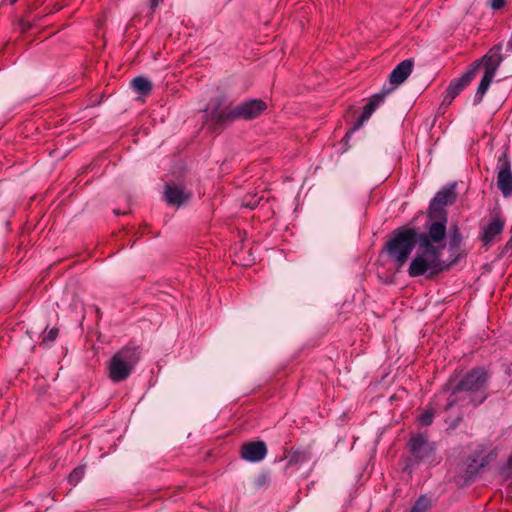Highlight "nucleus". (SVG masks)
Segmentation results:
<instances>
[{
  "label": "nucleus",
  "mask_w": 512,
  "mask_h": 512,
  "mask_svg": "<svg viewBox=\"0 0 512 512\" xmlns=\"http://www.w3.org/2000/svg\"><path fill=\"white\" fill-rule=\"evenodd\" d=\"M434 413L432 411H426L419 416V421L422 425L428 426L432 423Z\"/></svg>",
  "instance_id": "aec40b11"
},
{
  "label": "nucleus",
  "mask_w": 512,
  "mask_h": 512,
  "mask_svg": "<svg viewBox=\"0 0 512 512\" xmlns=\"http://www.w3.org/2000/svg\"><path fill=\"white\" fill-rule=\"evenodd\" d=\"M164 195L167 203L176 207L181 206L191 198V193L179 185H166Z\"/></svg>",
  "instance_id": "ddd939ff"
},
{
  "label": "nucleus",
  "mask_w": 512,
  "mask_h": 512,
  "mask_svg": "<svg viewBox=\"0 0 512 512\" xmlns=\"http://www.w3.org/2000/svg\"><path fill=\"white\" fill-rule=\"evenodd\" d=\"M132 88L141 95H148L152 90L151 82L145 77H135L131 82Z\"/></svg>",
  "instance_id": "dca6fc26"
},
{
  "label": "nucleus",
  "mask_w": 512,
  "mask_h": 512,
  "mask_svg": "<svg viewBox=\"0 0 512 512\" xmlns=\"http://www.w3.org/2000/svg\"><path fill=\"white\" fill-rule=\"evenodd\" d=\"M454 185L449 188H445L439 191L433 198L427 214V226H431L433 223H440L445 230V239L447 238V223L448 216L447 211L443 208L446 205L454 203L456 194L454 191Z\"/></svg>",
  "instance_id": "423d86ee"
},
{
  "label": "nucleus",
  "mask_w": 512,
  "mask_h": 512,
  "mask_svg": "<svg viewBox=\"0 0 512 512\" xmlns=\"http://www.w3.org/2000/svg\"><path fill=\"white\" fill-rule=\"evenodd\" d=\"M508 467H509V469L512 470V454L510 455V457L508 459Z\"/></svg>",
  "instance_id": "393cba45"
},
{
  "label": "nucleus",
  "mask_w": 512,
  "mask_h": 512,
  "mask_svg": "<svg viewBox=\"0 0 512 512\" xmlns=\"http://www.w3.org/2000/svg\"><path fill=\"white\" fill-rule=\"evenodd\" d=\"M414 62L411 59H406L400 62L390 73L389 81L393 88L389 92L401 85L412 73Z\"/></svg>",
  "instance_id": "f8f14e48"
},
{
  "label": "nucleus",
  "mask_w": 512,
  "mask_h": 512,
  "mask_svg": "<svg viewBox=\"0 0 512 512\" xmlns=\"http://www.w3.org/2000/svg\"><path fill=\"white\" fill-rule=\"evenodd\" d=\"M487 380L488 374L483 368L472 369L456 384L450 380L451 393L447 399L445 410L452 408L458 402H462L461 407L469 404L473 406L481 404L487 397Z\"/></svg>",
  "instance_id": "f03ea898"
},
{
  "label": "nucleus",
  "mask_w": 512,
  "mask_h": 512,
  "mask_svg": "<svg viewBox=\"0 0 512 512\" xmlns=\"http://www.w3.org/2000/svg\"><path fill=\"white\" fill-rule=\"evenodd\" d=\"M307 460L306 453L302 451H294L291 453L288 459V466H295L300 463H303Z\"/></svg>",
  "instance_id": "a211bd4d"
},
{
  "label": "nucleus",
  "mask_w": 512,
  "mask_h": 512,
  "mask_svg": "<svg viewBox=\"0 0 512 512\" xmlns=\"http://www.w3.org/2000/svg\"><path fill=\"white\" fill-rule=\"evenodd\" d=\"M409 447L411 454L418 461L429 458L435 449L422 435L413 436L409 441Z\"/></svg>",
  "instance_id": "1a4fd4ad"
},
{
  "label": "nucleus",
  "mask_w": 512,
  "mask_h": 512,
  "mask_svg": "<svg viewBox=\"0 0 512 512\" xmlns=\"http://www.w3.org/2000/svg\"><path fill=\"white\" fill-rule=\"evenodd\" d=\"M140 358V346L131 343L124 346L110 359L107 366L108 377L111 381L116 383L126 380Z\"/></svg>",
  "instance_id": "39448f33"
},
{
  "label": "nucleus",
  "mask_w": 512,
  "mask_h": 512,
  "mask_svg": "<svg viewBox=\"0 0 512 512\" xmlns=\"http://www.w3.org/2000/svg\"><path fill=\"white\" fill-rule=\"evenodd\" d=\"M58 332H59L58 328L54 327V328L50 329L46 333V335L43 337V342H53L57 338Z\"/></svg>",
  "instance_id": "412c9836"
},
{
  "label": "nucleus",
  "mask_w": 512,
  "mask_h": 512,
  "mask_svg": "<svg viewBox=\"0 0 512 512\" xmlns=\"http://www.w3.org/2000/svg\"><path fill=\"white\" fill-rule=\"evenodd\" d=\"M260 202V198L257 196H252L249 200H244L243 205L250 209H254Z\"/></svg>",
  "instance_id": "4be33fe9"
},
{
  "label": "nucleus",
  "mask_w": 512,
  "mask_h": 512,
  "mask_svg": "<svg viewBox=\"0 0 512 512\" xmlns=\"http://www.w3.org/2000/svg\"><path fill=\"white\" fill-rule=\"evenodd\" d=\"M267 454V447L263 441H253L242 445L241 457L248 462H260Z\"/></svg>",
  "instance_id": "9d476101"
},
{
  "label": "nucleus",
  "mask_w": 512,
  "mask_h": 512,
  "mask_svg": "<svg viewBox=\"0 0 512 512\" xmlns=\"http://www.w3.org/2000/svg\"><path fill=\"white\" fill-rule=\"evenodd\" d=\"M84 476V468L77 467L75 468L68 477V480L71 484L76 485Z\"/></svg>",
  "instance_id": "6ab92c4d"
},
{
  "label": "nucleus",
  "mask_w": 512,
  "mask_h": 512,
  "mask_svg": "<svg viewBox=\"0 0 512 512\" xmlns=\"http://www.w3.org/2000/svg\"><path fill=\"white\" fill-rule=\"evenodd\" d=\"M506 5V0H490V6L494 10H499Z\"/></svg>",
  "instance_id": "5701e85b"
},
{
  "label": "nucleus",
  "mask_w": 512,
  "mask_h": 512,
  "mask_svg": "<svg viewBox=\"0 0 512 512\" xmlns=\"http://www.w3.org/2000/svg\"><path fill=\"white\" fill-rule=\"evenodd\" d=\"M388 93L389 91H385L379 94H375L370 98L369 102L364 106L360 118L355 122L351 132L359 129L363 123L371 117L376 108L384 101L385 96Z\"/></svg>",
  "instance_id": "4468645a"
},
{
  "label": "nucleus",
  "mask_w": 512,
  "mask_h": 512,
  "mask_svg": "<svg viewBox=\"0 0 512 512\" xmlns=\"http://www.w3.org/2000/svg\"><path fill=\"white\" fill-rule=\"evenodd\" d=\"M446 245L444 227L440 223H433L421 233L415 228L396 229L392 238L385 244V251L399 269L417 246V255L410 263L408 274L410 277L427 275V278H432L449 269L455 262L453 260L447 263L441 259Z\"/></svg>",
  "instance_id": "f257e3e1"
},
{
  "label": "nucleus",
  "mask_w": 512,
  "mask_h": 512,
  "mask_svg": "<svg viewBox=\"0 0 512 512\" xmlns=\"http://www.w3.org/2000/svg\"><path fill=\"white\" fill-rule=\"evenodd\" d=\"M496 169L497 186L504 197H509L512 194V171L506 154L499 156Z\"/></svg>",
  "instance_id": "0eeeda50"
},
{
  "label": "nucleus",
  "mask_w": 512,
  "mask_h": 512,
  "mask_svg": "<svg viewBox=\"0 0 512 512\" xmlns=\"http://www.w3.org/2000/svg\"><path fill=\"white\" fill-rule=\"evenodd\" d=\"M475 67L468 70L459 78L452 79L446 89V95L443 102L451 104V102L471 83L475 78Z\"/></svg>",
  "instance_id": "6e6552de"
},
{
  "label": "nucleus",
  "mask_w": 512,
  "mask_h": 512,
  "mask_svg": "<svg viewBox=\"0 0 512 512\" xmlns=\"http://www.w3.org/2000/svg\"><path fill=\"white\" fill-rule=\"evenodd\" d=\"M505 220L499 212H496L490 222L482 229L481 241L484 245H489L497 235H500L504 229Z\"/></svg>",
  "instance_id": "9b49d317"
},
{
  "label": "nucleus",
  "mask_w": 512,
  "mask_h": 512,
  "mask_svg": "<svg viewBox=\"0 0 512 512\" xmlns=\"http://www.w3.org/2000/svg\"><path fill=\"white\" fill-rule=\"evenodd\" d=\"M431 506V501L426 496L417 499L410 512H426Z\"/></svg>",
  "instance_id": "f3484780"
},
{
  "label": "nucleus",
  "mask_w": 512,
  "mask_h": 512,
  "mask_svg": "<svg viewBox=\"0 0 512 512\" xmlns=\"http://www.w3.org/2000/svg\"><path fill=\"white\" fill-rule=\"evenodd\" d=\"M224 98H218L211 109V118L219 125L234 122L238 119L251 120L261 115L267 108L264 101L252 99L238 104L235 107L227 106L221 108Z\"/></svg>",
  "instance_id": "7ed1b4c3"
},
{
  "label": "nucleus",
  "mask_w": 512,
  "mask_h": 512,
  "mask_svg": "<svg viewBox=\"0 0 512 512\" xmlns=\"http://www.w3.org/2000/svg\"><path fill=\"white\" fill-rule=\"evenodd\" d=\"M159 4V0H150V5L152 9H155Z\"/></svg>",
  "instance_id": "b1692460"
},
{
  "label": "nucleus",
  "mask_w": 512,
  "mask_h": 512,
  "mask_svg": "<svg viewBox=\"0 0 512 512\" xmlns=\"http://www.w3.org/2000/svg\"><path fill=\"white\" fill-rule=\"evenodd\" d=\"M463 235L457 224H452L449 228V249L458 250L462 244Z\"/></svg>",
  "instance_id": "2eb2a0df"
},
{
  "label": "nucleus",
  "mask_w": 512,
  "mask_h": 512,
  "mask_svg": "<svg viewBox=\"0 0 512 512\" xmlns=\"http://www.w3.org/2000/svg\"><path fill=\"white\" fill-rule=\"evenodd\" d=\"M502 45L497 44L494 45L482 58L474 61L469 68L475 67V75L478 73L479 69L483 67L484 74L481 78V81L476 90L473 104L478 105L483 100L484 95L488 91L492 80L494 79L498 68L500 67L503 57H502Z\"/></svg>",
  "instance_id": "20e7f679"
}]
</instances>
